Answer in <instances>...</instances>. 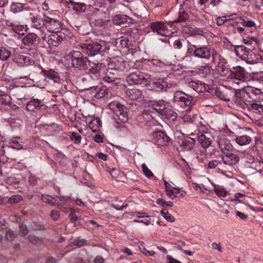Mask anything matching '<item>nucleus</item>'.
I'll return each instance as SVG.
<instances>
[{
    "label": "nucleus",
    "instance_id": "obj_5",
    "mask_svg": "<svg viewBox=\"0 0 263 263\" xmlns=\"http://www.w3.org/2000/svg\"><path fill=\"white\" fill-rule=\"evenodd\" d=\"M29 20L31 23V26L40 30L41 33H45V17L43 18L41 16L34 10L29 13Z\"/></svg>",
    "mask_w": 263,
    "mask_h": 263
},
{
    "label": "nucleus",
    "instance_id": "obj_55",
    "mask_svg": "<svg viewBox=\"0 0 263 263\" xmlns=\"http://www.w3.org/2000/svg\"><path fill=\"white\" fill-rule=\"evenodd\" d=\"M157 203L162 206H169V207H172L173 206V203L171 201L169 202H166L164 199H158L157 200Z\"/></svg>",
    "mask_w": 263,
    "mask_h": 263
},
{
    "label": "nucleus",
    "instance_id": "obj_38",
    "mask_svg": "<svg viewBox=\"0 0 263 263\" xmlns=\"http://www.w3.org/2000/svg\"><path fill=\"white\" fill-rule=\"evenodd\" d=\"M59 36L57 34H52L47 36V42L50 46H58L59 45L60 40H59Z\"/></svg>",
    "mask_w": 263,
    "mask_h": 263
},
{
    "label": "nucleus",
    "instance_id": "obj_50",
    "mask_svg": "<svg viewBox=\"0 0 263 263\" xmlns=\"http://www.w3.org/2000/svg\"><path fill=\"white\" fill-rule=\"evenodd\" d=\"M22 200V197L18 195H15L12 196L8 200L10 204H14L18 203L19 201Z\"/></svg>",
    "mask_w": 263,
    "mask_h": 263
},
{
    "label": "nucleus",
    "instance_id": "obj_13",
    "mask_svg": "<svg viewBox=\"0 0 263 263\" xmlns=\"http://www.w3.org/2000/svg\"><path fill=\"white\" fill-rule=\"evenodd\" d=\"M13 56L14 62L20 66L29 65L32 61L30 55L24 53H15Z\"/></svg>",
    "mask_w": 263,
    "mask_h": 263
},
{
    "label": "nucleus",
    "instance_id": "obj_12",
    "mask_svg": "<svg viewBox=\"0 0 263 263\" xmlns=\"http://www.w3.org/2000/svg\"><path fill=\"white\" fill-rule=\"evenodd\" d=\"M217 142L220 151L223 154H228L232 152L233 146L229 139L220 138L217 139Z\"/></svg>",
    "mask_w": 263,
    "mask_h": 263
},
{
    "label": "nucleus",
    "instance_id": "obj_22",
    "mask_svg": "<svg viewBox=\"0 0 263 263\" xmlns=\"http://www.w3.org/2000/svg\"><path fill=\"white\" fill-rule=\"evenodd\" d=\"M212 136L208 134H201L199 136H196L199 143L204 148H207L211 144L212 142Z\"/></svg>",
    "mask_w": 263,
    "mask_h": 263
},
{
    "label": "nucleus",
    "instance_id": "obj_25",
    "mask_svg": "<svg viewBox=\"0 0 263 263\" xmlns=\"http://www.w3.org/2000/svg\"><path fill=\"white\" fill-rule=\"evenodd\" d=\"M37 39L38 37L35 33H29L24 37L23 42L25 45L36 46L37 44Z\"/></svg>",
    "mask_w": 263,
    "mask_h": 263
},
{
    "label": "nucleus",
    "instance_id": "obj_59",
    "mask_svg": "<svg viewBox=\"0 0 263 263\" xmlns=\"http://www.w3.org/2000/svg\"><path fill=\"white\" fill-rule=\"evenodd\" d=\"M71 139L74 141L77 144L80 143L81 140V137L77 133L73 132L71 136Z\"/></svg>",
    "mask_w": 263,
    "mask_h": 263
},
{
    "label": "nucleus",
    "instance_id": "obj_26",
    "mask_svg": "<svg viewBox=\"0 0 263 263\" xmlns=\"http://www.w3.org/2000/svg\"><path fill=\"white\" fill-rule=\"evenodd\" d=\"M68 7L72 8L77 12H84L87 10V7L86 5L81 3H76L71 1L67 2Z\"/></svg>",
    "mask_w": 263,
    "mask_h": 263
},
{
    "label": "nucleus",
    "instance_id": "obj_3",
    "mask_svg": "<svg viewBox=\"0 0 263 263\" xmlns=\"http://www.w3.org/2000/svg\"><path fill=\"white\" fill-rule=\"evenodd\" d=\"M79 45L83 52L89 57H94L98 54L103 55L105 51L104 49H102V45L98 42L80 43Z\"/></svg>",
    "mask_w": 263,
    "mask_h": 263
},
{
    "label": "nucleus",
    "instance_id": "obj_60",
    "mask_svg": "<svg viewBox=\"0 0 263 263\" xmlns=\"http://www.w3.org/2000/svg\"><path fill=\"white\" fill-rule=\"evenodd\" d=\"M105 0H92V6L95 7L100 8L105 4Z\"/></svg>",
    "mask_w": 263,
    "mask_h": 263
},
{
    "label": "nucleus",
    "instance_id": "obj_42",
    "mask_svg": "<svg viewBox=\"0 0 263 263\" xmlns=\"http://www.w3.org/2000/svg\"><path fill=\"white\" fill-rule=\"evenodd\" d=\"M11 54V52L5 47L0 48V59L3 61L7 60Z\"/></svg>",
    "mask_w": 263,
    "mask_h": 263
},
{
    "label": "nucleus",
    "instance_id": "obj_23",
    "mask_svg": "<svg viewBox=\"0 0 263 263\" xmlns=\"http://www.w3.org/2000/svg\"><path fill=\"white\" fill-rule=\"evenodd\" d=\"M167 103L163 100L153 101L152 103V107L158 113L163 114L166 109Z\"/></svg>",
    "mask_w": 263,
    "mask_h": 263
},
{
    "label": "nucleus",
    "instance_id": "obj_51",
    "mask_svg": "<svg viewBox=\"0 0 263 263\" xmlns=\"http://www.w3.org/2000/svg\"><path fill=\"white\" fill-rule=\"evenodd\" d=\"M28 233V229L27 226L24 224H21L20 226V230L18 234L21 236L26 235Z\"/></svg>",
    "mask_w": 263,
    "mask_h": 263
},
{
    "label": "nucleus",
    "instance_id": "obj_45",
    "mask_svg": "<svg viewBox=\"0 0 263 263\" xmlns=\"http://www.w3.org/2000/svg\"><path fill=\"white\" fill-rule=\"evenodd\" d=\"M245 93V92L244 91L235 89V94L231 98V100L234 101L236 103H239L241 100L242 94Z\"/></svg>",
    "mask_w": 263,
    "mask_h": 263
},
{
    "label": "nucleus",
    "instance_id": "obj_32",
    "mask_svg": "<svg viewBox=\"0 0 263 263\" xmlns=\"http://www.w3.org/2000/svg\"><path fill=\"white\" fill-rule=\"evenodd\" d=\"M57 198H58L59 200L56 199L55 206L58 207L69 205V203L71 202V198L68 196H57Z\"/></svg>",
    "mask_w": 263,
    "mask_h": 263
},
{
    "label": "nucleus",
    "instance_id": "obj_43",
    "mask_svg": "<svg viewBox=\"0 0 263 263\" xmlns=\"http://www.w3.org/2000/svg\"><path fill=\"white\" fill-rule=\"evenodd\" d=\"M24 9H27L26 8ZM24 10V6L22 3H12L11 5V10L13 13H17Z\"/></svg>",
    "mask_w": 263,
    "mask_h": 263
},
{
    "label": "nucleus",
    "instance_id": "obj_56",
    "mask_svg": "<svg viewBox=\"0 0 263 263\" xmlns=\"http://www.w3.org/2000/svg\"><path fill=\"white\" fill-rule=\"evenodd\" d=\"M243 26L248 27H251L255 26V23L252 20H249L248 18L242 19L241 23Z\"/></svg>",
    "mask_w": 263,
    "mask_h": 263
},
{
    "label": "nucleus",
    "instance_id": "obj_24",
    "mask_svg": "<svg viewBox=\"0 0 263 263\" xmlns=\"http://www.w3.org/2000/svg\"><path fill=\"white\" fill-rule=\"evenodd\" d=\"M154 88L158 92H162L163 91H167V89L168 88V85L166 81L164 79H158L153 82Z\"/></svg>",
    "mask_w": 263,
    "mask_h": 263
},
{
    "label": "nucleus",
    "instance_id": "obj_8",
    "mask_svg": "<svg viewBox=\"0 0 263 263\" xmlns=\"http://www.w3.org/2000/svg\"><path fill=\"white\" fill-rule=\"evenodd\" d=\"M154 142L158 145H167L171 142V139L162 131H157L152 134Z\"/></svg>",
    "mask_w": 263,
    "mask_h": 263
},
{
    "label": "nucleus",
    "instance_id": "obj_49",
    "mask_svg": "<svg viewBox=\"0 0 263 263\" xmlns=\"http://www.w3.org/2000/svg\"><path fill=\"white\" fill-rule=\"evenodd\" d=\"M19 138L18 137H14L11 140V147L17 149H21L22 148L23 146L22 144H21L18 141V139Z\"/></svg>",
    "mask_w": 263,
    "mask_h": 263
},
{
    "label": "nucleus",
    "instance_id": "obj_47",
    "mask_svg": "<svg viewBox=\"0 0 263 263\" xmlns=\"http://www.w3.org/2000/svg\"><path fill=\"white\" fill-rule=\"evenodd\" d=\"M160 214L161 215L168 221L172 222L175 220L174 216L169 214L166 210L163 209L161 211Z\"/></svg>",
    "mask_w": 263,
    "mask_h": 263
},
{
    "label": "nucleus",
    "instance_id": "obj_34",
    "mask_svg": "<svg viewBox=\"0 0 263 263\" xmlns=\"http://www.w3.org/2000/svg\"><path fill=\"white\" fill-rule=\"evenodd\" d=\"M190 86L192 87L195 91L198 92H203V91H205V84L200 82L198 81L197 82H191L190 83Z\"/></svg>",
    "mask_w": 263,
    "mask_h": 263
},
{
    "label": "nucleus",
    "instance_id": "obj_7",
    "mask_svg": "<svg viewBox=\"0 0 263 263\" xmlns=\"http://www.w3.org/2000/svg\"><path fill=\"white\" fill-rule=\"evenodd\" d=\"M45 29H47L49 32H59L62 27L61 22L57 19L45 16Z\"/></svg>",
    "mask_w": 263,
    "mask_h": 263
},
{
    "label": "nucleus",
    "instance_id": "obj_21",
    "mask_svg": "<svg viewBox=\"0 0 263 263\" xmlns=\"http://www.w3.org/2000/svg\"><path fill=\"white\" fill-rule=\"evenodd\" d=\"M260 57V56L257 55L252 50L250 49L246 55L243 56L242 60L249 64H254L258 62Z\"/></svg>",
    "mask_w": 263,
    "mask_h": 263
},
{
    "label": "nucleus",
    "instance_id": "obj_14",
    "mask_svg": "<svg viewBox=\"0 0 263 263\" xmlns=\"http://www.w3.org/2000/svg\"><path fill=\"white\" fill-rule=\"evenodd\" d=\"M193 54L197 58L208 60L210 58V47L203 46L196 48Z\"/></svg>",
    "mask_w": 263,
    "mask_h": 263
},
{
    "label": "nucleus",
    "instance_id": "obj_16",
    "mask_svg": "<svg viewBox=\"0 0 263 263\" xmlns=\"http://www.w3.org/2000/svg\"><path fill=\"white\" fill-rule=\"evenodd\" d=\"M112 63H111L110 64H108V68L107 70V71L106 72V75L105 76L102 75V79L104 81L107 82V83H111L112 82H115V80L117 79V77L115 76V73H114V74L111 75V73H112L111 70H114L115 72H117V71H119L120 70V67L119 66H116V67H112Z\"/></svg>",
    "mask_w": 263,
    "mask_h": 263
},
{
    "label": "nucleus",
    "instance_id": "obj_17",
    "mask_svg": "<svg viewBox=\"0 0 263 263\" xmlns=\"http://www.w3.org/2000/svg\"><path fill=\"white\" fill-rule=\"evenodd\" d=\"M41 73L44 77L52 80L55 83H60L61 82L59 74L53 69L45 70L44 68H42Z\"/></svg>",
    "mask_w": 263,
    "mask_h": 263
},
{
    "label": "nucleus",
    "instance_id": "obj_6",
    "mask_svg": "<svg viewBox=\"0 0 263 263\" xmlns=\"http://www.w3.org/2000/svg\"><path fill=\"white\" fill-rule=\"evenodd\" d=\"M90 74H93L97 79H102V75L105 72V65L100 62H93L89 60V63L87 65Z\"/></svg>",
    "mask_w": 263,
    "mask_h": 263
},
{
    "label": "nucleus",
    "instance_id": "obj_27",
    "mask_svg": "<svg viewBox=\"0 0 263 263\" xmlns=\"http://www.w3.org/2000/svg\"><path fill=\"white\" fill-rule=\"evenodd\" d=\"M127 97L132 100H137L143 98L141 90L138 89H128L126 92Z\"/></svg>",
    "mask_w": 263,
    "mask_h": 263
},
{
    "label": "nucleus",
    "instance_id": "obj_1",
    "mask_svg": "<svg viewBox=\"0 0 263 263\" xmlns=\"http://www.w3.org/2000/svg\"><path fill=\"white\" fill-rule=\"evenodd\" d=\"M84 54L83 51L78 50H73L68 53L67 57L72 67L78 70H87L89 60Z\"/></svg>",
    "mask_w": 263,
    "mask_h": 263
},
{
    "label": "nucleus",
    "instance_id": "obj_40",
    "mask_svg": "<svg viewBox=\"0 0 263 263\" xmlns=\"http://www.w3.org/2000/svg\"><path fill=\"white\" fill-rule=\"evenodd\" d=\"M101 126V122L99 118L94 119L89 124V127L93 132H97L98 128Z\"/></svg>",
    "mask_w": 263,
    "mask_h": 263
},
{
    "label": "nucleus",
    "instance_id": "obj_28",
    "mask_svg": "<svg viewBox=\"0 0 263 263\" xmlns=\"http://www.w3.org/2000/svg\"><path fill=\"white\" fill-rule=\"evenodd\" d=\"M246 105L247 108L250 111L258 114L263 112V105L261 104L249 102L248 104H246Z\"/></svg>",
    "mask_w": 263,
    "mask_h": 263
},
{
    "label": "nucleus",
    "instance_id": "obj_15",
    "mask_svg": "<svg viewBox=\"0 0 263 263\" xmlns=\"http://www.w3.org/2000/svg\"><path fill=\"white\" fill-rule=\"evenodd\" d=\"M44 106L42 100L32 98L27 104L26 109L29 111L36 112Z\"/></svg>",
    "mask_w": 263,
    "mask_h": 263
},
{
    "label": "nucleus",
    "instance_id": "obj_63",
    "mask_svg": "<svg viewBox=\"0 0 263 263\" xmlns=\"http://www.w3.org/2000/svg\"><path fill=\"white\" fill-rule=\"evenodd\" d=\"M224 46L227 49L230 50H232L234 47L232 44L227 39H226V41H224Z\"/></svg>",
    "mask_w": 263,
    "mask_h": 263
},
{
    "label": "nucleus",
    "instance_id": "obj_39",
    "mask_svg": "<svg viewBox=\"0 0 263 263\" xmlns=\"http://www.w3.org/2000/svg\"><path fill=\"white\" fill-rule=\"evenodd\" d=\"M108 106L110 109L113 110L115 113L116 112H119V111L121 110H122V109L123 108V107L125 106L118 101H112L108 104Z\"/></svg>",
    "mask_w": 263,
    "mask_h": 263
},
{
    "label": "nucleus",
    "instance_id": "obj_2",
    "mask_svg": "<svg viewBox=\"0 0 263 263\" xmlns=\"http://www.w3.org/2000/svg\"><path fill=\"white\" fill-rule=\"evenodd\" d=\"M149 74L137 70L130 73L127 77L126 80L129 85H137L143 87L149 84Z\"/></svg>",
    "mask_w": 263,
    "mask_h": 263
},
{
    "label": "nucleus",
    "instance_id": "obj_36",
    "mask_svg": "<svg viewBox=\"0 0 263 263\" xmlns=\"http://www.w3.org/2000/svg\"><path fill=\"white\" fill-rule=\"evenodd\" d=\"M42 126L46 129L50 130L51 132H55L57 133L60 132L62 129L61 126L55 123L44 124L42 125Z\"/></svg>",
    "mask_w": 263,
    "mask_h": 263
},
{
    "label": "nucleus",
    "instance_id": "obj_31",
    "mask_svg": "<svg viewBox=\"0 0 263 263\" xmlns=\"http://www.w3.org/2000/svg\"><path fill=\"white\" fill-rule=\"evenodd\" d=\"M250 49L247 48L243 45H237L234 47V52L237 56L239 57L242 60L243 56L246 55V54Z\"/></svg>",
    "mask_w": 263,
    "mask_h": 263
},
{
    "label": "nucleus",
    "instance_id": "obj_41",
    "mask_svg": "<svg viewBox=\"0 0 263 263\" xmlns=\"http://www.w3.org/2000/svg\"><path fill=\"white\" fill-rule=\"evenodd\" d=\"M218 167L219 170L223 169L222 163L221 161L217 160L210 161L208 164V168L209 169H214Z\"/></svg>",
    "mask_w": 263,
    "mask_h": 263
},
{
    "label": "nucleus",
    "instance_id": "obj_61",
    "mask_svg": "<svg viewBox=\"0 0 263 263\" xmlns=\"http://www.w3.org/2000/svg\"><path fill=\"white\" fill-rule=\"evenodd\" d=\"M139 249L140 251L144 254L145 255L147 256H153L155 254L154 252L153 251H149L146 249V248L143 246H141V247H139Z\"/></svg>",
    "mask_w": 263,
    "mask_h": 263
},
{
    "label": "nucleus",
    "instance_id": "obj_10",
    "mask_svg": "<svg viewBox=\"0 0 263 263\" xmlns=\"http://www.w3.org/2000/svg\"><path fill=\"white\" fill-rule=\"evenodd\" d=\"M224 155L225 156H221L223 168H226V166H232L235 165L239 161V157L232 152Z\"/></svg>",
    "mask_w": 263,
    "mask_h": 263
},
{
    "label": "nucleus",
    "instance_id": "obj_53",
    "mask_svg": "<svg viewBox=\"0 0 263 263\" xmlns=\"http://www.w3.org/2000/svg\"><path fill=\"white\" fill-rule=\"evenodd\" d=\"M141 167L144 175L147 177L148 178H150L151 177L153 176V174L152 172L148 168L146 165L145 163H143L141 165Z\"/></svg>",
    "mask_w": 263,
    "mask_h": 263
},
{
    "label": "nucleus",
    "instance_id": "obj_44",
    "mask_svg": "<svg viewBox=\"0 0 263 263\" xmlns=\"http://www.w3.org/2000/svg\"><path fill=\"white\" fill-rule=\"evenodd\" d=\"M163 114L168 119L172 121H175L177 118V114L173 110L166 109Z\"/></svg>",
    "mask_w": 263,
    "mask_h": 263
},
{
    "label": "nucleus",
    "instance_id": "obj_58",
    "mask_svg": "<svg viewBox=\"0 0 263 263\" xmlns=\"http://www.w3.org/2000/svg\"><path fill=\"white\" fill-rule=\"evenodd\" d=\"M60 212L57 210H52L50 213V216L54 221L58 220L60 218Z\"/></svg>",
    "mask_w": 263,
    "mask_h": 263
},
{
    "label": "nucleus",
    "instance_id": "obj_37",
    "mask_svg": "<svg viewBox=\"0 0 263 263\" xmlns=\"http://www.w3.org/2000/svg\"><path fill=\"white\" fill-rule=\"evenodd\" d=\"M57 195L53 196H49L48 195H42L41 197L42 200L51 205L55 206L56 205V199Z\"/></svg>",
    "mask_w": 263,
    "mask_h": 263
},
{
    "label": "nucleus",
    "instance_id": "obj_9",
    "mask_svg": "<svg viewBox=\"0 0 263 263\" xmlns=\"http://www.w3.org/2000/svg\"><path fill=\"white\" fill-rule=\"evenodd\" d=\"M234 94L235 89L233 88H217L215 91L216 96L226 101H231V98Z\"/></svg>",
    "mask_w": 263,
    "mask_h": 263
},
{
    "label": "nucleus",
    "instance_id": "obj_35",
    "mask_svg": "<svg viewBox=\"0 0 263 263\" xmlns=\"http://www.w3.org/2000/svg\"><path fill=\"white\" fill-rule=\"evenodd\" d=\"M87 11L88 12L87 16L90 21V24H91L92 22V16L96 15L99 11V8L95 7L91 5H88Z\"/></svg>",
    "mask_w": 263,
    "mask_h": 263
},
{
    "label": "nucleus",
    "instance_id": "obj_52",
    "mask_svg": "<svg viewBox=\"0 0 263 263\" xmlns=\"http://www.w3.org/2000/svg\"><path fill=\"white\" fill-rule=\"evenodd\" d=\"M78 31L79 34L85 35L89 33V29L85 25H82L80 26L78 29Z\"/></svg>",
    "mask_w": 263,
    "mask_h": 263
},
{
    "label": "nucleus",
    "instance_id": "obj_30",
    "mask_svg": "<svg viewBox=\"0 0 263 263\" xmlns=\"http://www.w3.org/2000/svg\"><path fill=\"white\" fill-rule=\"evenodd\" d=\"M195 138H191L187 137L182 140V145L183 147L187 150L190 151L194 148L195 142Z\"/></svg>",
    "mask_w": 263,
    "mask_h": 263
},
{
    "label": "nucleus",
    "instance_id": "obj_19",
    "mask_svg": "<svg viewBox=\"0 0 263 263\" xmlns=\"http://www.w3.org/2000/svg\"><path fill=\"white\" fill-rule=\"evenodd\" d=\"M150 27L154 31L157 32L158 35H164L166 27L164 23L161 22H155L151 24Z\"/></svg>",
    "mask_w": 263,
    "mask_h": 263
},
{
    "label": "nucleus",
    "instance_id": "obj_64",
    "mask_svg": "<svg viewBox=\"0 0 263 263\" xmlns=\"http://www.w3.org/2000/svg\"><path fill=\"white\" fill-rule=\"evenodd\" d=\"M245 195L240 193H236L234 195V200H237L239 202H241L243 200L244 198Z\"/></svg>",
    "mask_w": 263,
    "mask_h": 263
},
{
    "label": "nucleus",
    "instance_id": "obj_46",
    "mask_svg": "<svg viewBox=\"0 0 263 263\" xmlns=\"http://www.w3.org/2000/svg\"><path fill=\"white\" fill-rule=\"evenodd\" d=\"M11 98L8 95H0V105H7L11 102Z\"/></svg>",
    "mask_w": 263,
    "mask_h": 263
},
{
    "label": "nucleus",
    "instance_id": "obj_62",
    "mask_svg": "<svg viewBox=\"0 0 263 263\" xmlns=\"http://www.w3.org/2000/svg\"><path fill=\"white\" fill-rule=\"evenodd\" d=\"M29 241L33 245L37 244L39 239L34 235H30L28 236Z\"/></svg>",
    "mask_w": 263,
    "mask_h": 263
},
{
    "label": "nucleus",
    "instance_id": "obj_48",
    "mask_svg": "<svg viewBox=\"0 0 263 263\" xmlns=\"http://www.w3.org/2000/svg\"><path fill=\"white\" fill-rule=\"evenodd\" d=\"M16 237V234L11 229H8L6 231L5 234V238L8 241H12Z\"/></svg>",
    "mask_w": 263,
    "mask_h": 263
},
{
    "label": "nucleus",
    "instance_id": "obj_54",
    "mask_svg": "<svg viewBox=\"0 0 263 263\" xmlns=\"http://www.w3.org/2000/svg\"><path fill=\"white\" fill-rule=\"evenodd\" d=\"M187 14L185 11L179 12L176 22H184L187 18Z\"/></svg>",
    "mask_w": 263,
    "mask_h": 263
},
{
    "label": "nucleus",
    "instance_id": "obj_29",
    "mask_svg": "<svg viewBox=\"0 0 263 263\" xmlns=\"http://www.w3.org/2000/svg\"><path fill=\"white\" fill-rule=\"evenodd\" d=\"M235 141L239 145L243 146L249 144L251 142L252 139L248 135H243L236 136Z\"/></svg>",
    "mask_w": 263,
    "mask_h": 263
},
{
    "label": "nucleus",
    "instance_id": "obj_33",
    "mask_svg": "<svg viewBox=\"0 0 263 263\" xmlns=\"http://www.w3.org/2000/svg\"><path fill=\"white\" fill-rule=\"evenodd\" d=\"M86 242L87 240L86 239H80V238H78L76 239H75L73 241L70 242L69 245L66 247V248H68V247L80 248L85 246Z\"/></svg>",
    "mask_w": 263,
    "mask_h": 263
},
{
    "label": "nucleus",
    "instance_id": "obj_20",
    "mask_svg": "<svg viewBox=\"0 0 263 263\" xmlns=\"http://www.w3.org/2000/svg\"><path fill=\"white\" fill-rule=\"evenodd\" d=\"M126 108L125 106L123 107L122 110L119 111L115 113L114 117L115 120L116 121V123L119 124L120 122L123 123H126L128 120V116L127 111H126Z\"/></svg>",
    "mask_w": 263,
    "mask_h": 263
},
{
    "label": "nucleus",
    "instance_id": "obj_4",
    "mask_svg": "<svg viewBox=\"0 0 263 263\" xmlns=\"http://www.w3.org/2000/svg\"><path fill=\"white\" fill-rule=\"evenodd\" d=\"M173 101L183 108L189 109L193 105L192 97L181 91H177L174 94Z\"/></svg>",
    "mask_w": 263,
    "mask_h": 263
},
{
    "label": "nucleus",
    "instance_id": "obj_11",
    "mask_svg": "<svg viewBox=\"0 0 263 263\" xmlns=\"http://www.w3.org/2000/svg\"><path fill=\"white\" fill-rule=\"evenodd\" d=\"M247 73L243 68L237 66L233 68V70L230 71V77L232 79L244 81L247 77Z\"/></svg>",
    "mask_w": 263,
    "mask_h": 263
},
{
    "label": "nucleus",
    "instance_id": "obj_57",
    "mask_svg": "<svg viewBox=\"0 0 263 263\" xmlns=\"http://www.w3.org/2000/svg\"><path fill=\"white\" fill-rule=\"evenodd\" d=\"M217 69L219 72H222L223 75H226L229 71L227 67L222 64L218 63L217 65Z\"/></svg>",
    "mask_w": 263,
    "mask_h": 263
},
{
    "label": "nucleus",
    "instance_id": "obj_18",
    "mask_svg": "<svg viewBox=\"0 0 263 263\" xmlns=\"http://www.w3.org/2000/svg\"><path fill=\"white\" fill-rule=\"evenodd\" d=\"M131 21V18L126 15H117L113 20L114 24L121 26L122 27H126V24H129Z\"/></svg>",
    "mask_w": 263,
    "mask_h": 263
}]
</instances>
